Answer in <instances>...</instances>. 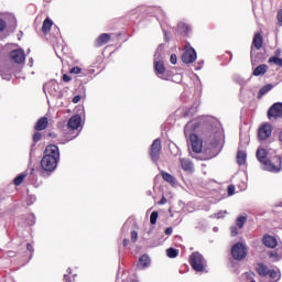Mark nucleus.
<instances>
[{"mask_svg": "<svg viewBox=\"0 0 282 282\" xmlns=\"http://www.w3.org/2000/svg\"><path fill=\"white\" fill-rule=\"evenodd\" d=\"M53 24H54V22L50 18H46L42 25L43 34H47V32H50V30H52Z\"/></svg>", "mask_w": 282, "mask_h": 282, "instance_id": "obj_24", "label": "nucleus"}, {"mask_svg": "<svg viewBox=\"0 0 282 282\" xmlns=\"http://www.w3.org/2000/svg\"><path fill=\"white\" fill-rule=\"evenodd\" d=\"M82 122H83V118L80 117V115H75L69 118L67 127L69 131H76V129L80 128Z\"/></svg>", "mask_w": 282, "mask_h": 282, "instance_id": "obj_13", "label": "nucleus"}, {"mask_svg": "<svg viewBox=\"0 0 282 282\" xmlns=\"http://www.w3.org/2000/svg\"><path fill=\"white\" fill-rule=\"evenodd\" d=\"M178 30H183L184 34H188V32L191 31V28L184 23H180Z\"/></svg>", "mask_w": 282, "mask_h": 282, "instance_id": "obj_34", "label": "nucleus"}, {"mask_svg": "<svg viewBox=\"0 0 282 282\" xmlns=\"http://www.w3.org/2000/svg\"><path fill=\"white\" fill-rule=\"evenodd\" d=\"M270 259H273V261H279L282 257V248H278L275 251L269 252Z\"/></svg>", "mask_w": 282, "mask_h": 282, "instance_id": "obj_26", "label": "nucleus"}, {"mask_svg": "<svg viewBox=\"0 0 282 282\" xmlns=\"http://www.w3.org/2000/svg\"><path fill=\"white\" fill-rule=\"evenodd\" d=\"M67 272H68V274H72V269H68Z\"/></svg>", "mask_w": 282, "mask_h": 282, "instance_id": "obj_57", "label": "nucleus"}, {"mask_svg": "<svg viewBox=\"0 0 282 282\" xmlns=\"http://www.w3.org/2000/svg\"><path fill=\"white\" fill-rule=\"evenodd\" d=\"M278 21H279L280 25H282V9L278 13Z\"/></svg>", "mask_w": 282, "mask_h": 282, "instance_id": "obj_48", "label": "nucleus"}, {"mask_svg": "<svg viewBox=\"0 0 282 282\" xmlns=\"http://www.w3.org/2000/svg\"><path fill=\"white\" fill-rule=\"evenodd\" d=\"M250 143V137H248L247 134L243 137H240V144H249Z\"/></svg>", "mask_w": 282, "mask_h": 282, "instance_id": "obj_38", "label": "nucleus"}, {"mask_svg": "<svg viewBox=\"0 0 282 282\" xmlns=\"http://www.w3.org/2000/svg\"><path fill=\"white\" fill-rule=\"evenodd\" d=\"M263 47V35L261 33H256L251 46V61L254 63L257 61V52Z\"/></svg>", "mask_w": 282, "mask_h": 282, "instance_id": "obj_7", "label": "nucleus"}, {"mask_svg": "<svg viewBox=\"0 0 282 282\" xmlns=\"http://www.w3.org/2000/svg\"><path fill=\"white\" fill-rule=\"evenodd\" d=\"M166 254L170 259H175V257H177V254H180V251L173 248H169L166 250Z\"/></svg>", "mask_w": 282, "mask_h": 282, "instance_id": "obj_31", "label": "nucleus"}, {"mask_svg": "<svg viewBox=\"0 0 282 282\" xmlns=\"http://www.w3.org/2000/svg\"><path fill=\"white\" fill-rule=\"evenodd\" d=\"M274 89V84H267L263 87L260 88L258 93V98L261 99L265 94H269V91H272Z\"/></svg>", "mask_w": 282, "mask_h": 282, "instance_id": "obj_22", "label": "nucleus"}, {"mask_svg": "<svg viewBox=\"0 0 282 282\" xmlns=\"http://www.w3.org/2000/svg\"><path fill=\"white\" fill-rule=\"evenodd\" d=\"M63 80H64V83H69V80H72V77H69L67 74H64Z\"/></svg>", "mask_w": 282, "mask_h": 282, "instance_id": "obj_47", "label": "nucleus"}, {"mask_svg": "<svg viewBox=\"0 0 282 282\" xmlns=\"http://www.w3.org/2000/svg\"><path fill=\"white\" fill-rule=\"evenodd\" d=\"M164 34H165V40L169 41L166 31H164Z\"/></svg>", "mask_w": 282, "mask_h": 282, "instance_id": "obj_55", "label": "nucleus"}, {"mask_svg": "<svg viewBox=\"0 0 282 282\" xmlns=\"http://www.w3.org/2000/svg\"><path fill=\"white\" fill-rule=\"evenodd\" d=\"M248 221V217L246 216H239L236 219V226L237 228H239V230H241V228H243V226L246 225V223Z\"/></svg>", "mask_w": 282, "mask_h": 282, "instance_id": "obj_28", "label": "nucleus"}, {"mask_svg": "<svg viewBox=\"0 0 282 282\" xmlns=\"http://www.w3.org/2000/svg\"><path fill=\"white\" fill-rule=\"evenodd\" d=\"M251 282H257V281H251Z\"/></svg>", "mask_w": 282, "mask_h": 282, "instance_id": "obj_62", "label": "nucleus"}, {"mask_svg": "<svg viewBox=\"0 0 282 282\" xmlns=\"http://www.w3.org/2000/svg\"><path fill=\"white\" fill-rule=\"evenodd\" d=\"M158 217H159V214L158 212H152L151 215H150V223L155 226V224H158Z\"/></svg>", "mask_w": 282, "mask_h": 282, "instance_id": "obj_33", "label": "nucleus"}, {"mask_svg": "<svg viewBox=\"0 0 282 282\" xmlns=\"http://www.w3.org/2000/svg\"><path fill=\"white\" fill-rule=\"evenodd\" d=\"M263 245L267 248H276V246H279V241L274 236L267 235L263 237Z\"/></svg>", "mask_w": 282, "mask_h": 282, "instance_id": "obj_14", "label": "nucleus"}, {"mask_svg": "<svg viewBox=\"0 0 282 282\" xmlns=\"http://www.w3.org/2000/svg\"><path fill=\"white\" fill-rule=\"evenodd\" d=\"M276 54H281V51H280V50H278V51H276Z\"/></svg>", "mask_w": 282, "mask_h": 282, "instance_id": "obj_58", "label": "nucleus"}, {"mask_svg": "<svg viewBox=\"0 0 282 282\" xmlns=\"http://www.w3.org/2000/svg\"><path fill=\"white\" fill-rule=\"evenodd\" d=\"M189 263L195 272H204L206 268V259L199 252H194L189 257Z\"/></svg>", "mask_w": 282, "mask_h": 282, "instance_id": "obj_5", "label": "nucleus"}, {"mask_svg": "<svg viewBox=\"0 0 282 282\" xmlns=\"http://www.w3.org/2000/svg\"><path fill=\"white\" fill-rule=\"evenodd\" d=\"M10 58L13 63L22 65V63H25V51L23 48L13 50L10 52Z\"/></svg>", "mask_w": 282, "mask_h": 282, "instance_id": "obj_9", "label": "nucleus"}, {"mask_svg": "<svg viewBox=\"0 0 282 282\" xmlns=\"http://www.w3.org/2000/svg\"><path fill=\"white\" fill-rule=\"evenodd\" d=\"M256 272L259 274V276L265 279V276L270 274V269L268 268V265L260 262L256 265Z\"/></svg>", "mask_w": 282, "mask_h": 282, "instance_id": "obj_15", "label": "nucleus"}, {"mask_svg": "<svg viewBox=\"0 0 282 282\" xmlns=\"http://www.w3.org/2000/svg\"><path fill=\"white\" fill-rule=\"evenodd\" d=\"M164 58V46L160 45L154 54V70L159 78L169 80V78H171V72L166 70Z\"/></svg>", "mask_w": 282, "mask_h": 282, "instance_id": "obj_2", "label": "nucleus"}, {"mask_svg": "<svg viewBox=\"0 0 282 282\" xmlns=\"http://www.w3.org/2000/svg\"><path fill=\"white\" fill-rule=\"evenodd\" d=\"M151 232H152V230H149V231H148V235H151Z\"/></svg>", "mask_w": 282, "mask_h": 282, "instance_id": "obj_59", "label": "nucleus"}, {"mask_svg": "<svg viewBox=\"0 0 282 282\" xmlns=\"http://www.w3.org/2000/svg\"><path fill=\"white\" fill-rule=\"evenodd\" d=\"M263 171L269 173H281L282 171V159L281 156H273L262 163Z\"/></svg>", "mask_w": 282, "mask_h": 282, "instance_id": "obj_4", "label": "nucleus"}, {"mask_svg": "<svg viewBox=\"0 0 282 282\" xmlns=\"http://www.w3.org/2000/svg\"><path fill=\"white\" fill-rule=\"evenodd\" d=\"M269 120H276L278 118H282V104L276 102L268 110Z\"/></svg>", "mask_w": 282, "mask_h": 282, "instance_id": "obj_10", "label": "nucleus"}, {"mask_svg": "<svg viewBox=\"0 0 282 282\" xmlns=\"http://www.w3.org/2000/svg\"><path fill=\"white\" fill-rule=\"evenodd\" d=\"M76 135H78V133H76L74 138H76Z\"/></svg>", "mask_w": 282, "mask_h": 282, "instance_id": "obj_60", "label": "nucleus"}, {"mask_svg": "<svg viewBox=\"0 0 282 282\" xmlns=\"http://www.w3.org/2000/svg\"><path fill=\"white\" fill-rule=\"evenodd\" d=\"M198 65H199V67H197V69H202L204 62H199Z\"/></svg>", "mask_w": 282, "mask_h": 282, "instance_id": "obj_54", "label": "nucleus"}, {"mask_svg": "<svg viewBox=\"0 0 282 282\" xmlns=\"http://www.w3.org/2000/svg\"><path fill=\"white\" fill-rule=\"evenodd\" d=\"M150 265H151V258H149V256L147 254L141 256L138 262V268L144 269V268H149Z\"/></svg>", "mask_w": 282, "mask_h": 282, "instance_id": "obj_21", "label": "nucleus"}, {"mask_svg": "<svg viewBox=\"0 0 282 282\" xmlns=\"http://www.w3.org/2000/svg\"><path fill=\"white\" fill-rule=\"evenodd\" d=\"M269 276H270V279H272L271 282H276V281H279V279H281V275L279 274V272H276L274 270H269Z\"/></svg>", "mask_w": 282, "mask_h": 282, "instance_id": "obj_32", "label": "nucleus"}, {"mask_svg": "<svg viewBox=\"0 0 282 282\" xmlns=\"http://www.w3.org/2000/svg\"><path fill=\"white\" fill-rule=\"evenodd\" d=\"M44 89H47L51 96H56V94H58V83L51 82L44 86Z\"/></svg>", "mask_w": 282, "mask_h": 282, "instance_id": "obj_19", "label": "nucleus"}, {"mask_svg": "<svg viewBox=\"0 0 282 282\" xmlns=\"http://www.w3.org/2000/svg\"><path fill=\"white\" fill-rule=\"evenodd\" d=\"M41 138H43V135L41 134V132H35L33 134V141L34 142H40Z\"/></svg>", "mask_w": 282, "mask_h": 282, "instance_id": "obj_39", "label": "nucleus"}, {"mask_svg": "<svg viewBox=\"0 0 282 282\" xmlns=\"http://www.w3.org/2000/svg\"><path fill=\"white\" fill-rule=\"evenodd\" d=\"M165 235H173V228L167 227V228L165 229Z\"/></svg>", "mask_w": 282, "mask_h": 282, "instance_id": "obj_49", "label": "nucleus"}, {"mask_svg": "<svg viewBox=\"0 0 282 282\" xmlns=\"http://www.w3.org/2000/svg\"><path fill=\"white\" fill-rule=\"evenodd\" d=\"M82 72H83V68L78 66H75L69 70L70 74H80Z\"/></svg>", "mask_w": 282, "mask_h": 282, "instance_id": "obj_37", "label": "nucleus"}, {"mask_svg": "<svg viewBox=\"0 0 282 282\" xmlns=\"http://www.w3.org/2000/svg\"><path fill=\"white\" fill-rule=\"evenodd\" d=\"M166 198L165 197H162L161 199H160V202H159V204L162 206V205H164V204H166Z\"/></svg>", "mask_w": 282, "mask_h": 282, "instance_id": "obj_51", "label": "nucleus"}, {"mask_svg": "<svg viewBox=\"0 0 282 282\" xmlns=\"http://www.w3.org/2000/svg\"><path fill=\"white\" fill-rule=\"evenodd\" d=\"M131 239H132L133 243H135V241H138V231L133 230L131 232Z\"/></svg>", "mask_w": 282, "mask_h": 282, "instance_id": "obj_42", "label": "nucleus"}, {"mask_svg": "<svg viewBox=\"0 0 282 282\" xmlns=\"http://www.w3.org/2000/svg\"><path fill=\"white\" fill-rule=\"evenodd\" d=\"M34 202H36V196H29L28 204H34Z\"/></svg>", "mask_w": 282, "mask_h": 282, "instance_id": "obj_45", "label": "nucleus"}, {"mask_svg": "<svg viewBox=\"0 0 282 282\" xmlns=\"http://www.w3.org/2000/svg\"><path fill=\"white\" fill-rule=\"evenodd\" d=\"M26 250H29V252H34V247L32 245L28 243Z\"/></svg>", "mask_w": 282, "mask_h": 282, "instance_id": "obj_50", "label": "nucleus"}, {"mask_svg": "<svg viewBox=\"0 0 282 282\" xmlns=\"http://www.w3.org/2000/svg\"><path fill=\"white\" fill-rule=\"evenodd\" d=\"M268 72V65L262 64L253 69V76H264Z\"/></svg>", "mask_w": 282, "mask_h": 282, "instance_id": "obj_23", "label": "nucleus"}, {"mask_svg": "<svg viewBox=\"0 0 282 282\" xmlns=\"http://www.w3.org/2000/svg\"><path fill=\"white\" fill-rule=\"evenodd\" d=\"M161 175H162L164 182H167V184H175V178L173 177V175H171L164 171L161 172Z\"/></svg>", "mask_w": 282, "mask_h": 282, "instance_id": "obj_27", "label": "nucleus"}, {"mask_svg": "<svg viewBox=\"0 0 282 282\" xmlns=\"http://www.w3.org/2000/svg\"><path fill=\"white\" fill-rule=\"evenodd\" d=\"M183 63H195L197 61V52H195V48L187 47L185 48L183 55H182Z\"/></svg>", "mask_w": 282, "mask_h": 282, "instance_id": "obj_11", "label": "nucleus"}, {"mask_svg": "<svg viewBox=\"0 0 282 282\" xmlns=\"http://www.w3.org/2000/svg\"><path fill=\"white\" fill-rule=\"evenodd\" d=\"M181 166L183 171H186L187 173H193V162L188 159H180Z\"/></svg>", "mask_w": 282, "mask_h": 282, "instance_id": "obj_20", "label": "nucleus"}, {"mask_svg": "<svg viewBox=\"0 0 282 282\" xmlns=\"http://www.w3.org/2000/svg\"><path fill=\"white\" fill-rule=\"evenodd\" d=\"M247 158L248 155L246 154V151H238L237 163L239 164V166H243V164H246Z\"/></svg>", "mask_w": 282, "mask_h": 282, "instance_id": "obj_25", "label": "nucleus"}, {"mask_svg": "<svg viewBox=\"0 0 282 282\" xmlns=\"http://www.w3.org/2000/svg\"><path fill=\"white\" fill-rule=\"evenodd\" d=\"M268 63H273V65H276L278 67H282V58L276 56L270 57Z\"/></svg>", "mask_w": 282, "mask_h": 282, "instance_id": "obj_30", "label": "nucleus"}, {"mask_svg": "<svg viewBox=\"0 0 282 282\" xmlns=\"http://www.w3.org/2000/svg\"><path fill=\"white\" fill-rule=\"evenodd\" d=\"M123 246H129V239H123Z\"/></svg>", "mask_w": 282, "mask_h": 282, "instance_id": "obj_53", "label": "nucleus"}, {"mask_svg": "<svg viewBox=\"0 0 282 282\" xmlns=\"http://www.w3.org/2000/svg\"><path fill=\"white\" fill-rule=\"evenodd\" d=\"M61 161V152L55 144L47 145L44 151V156L41 161V166L44 171H55Z\"/></svg>", "mask_w": 282, "mask_h": 282, "instance_id": "obj_1", "label": "nucleus"}, {"mask_svg": "<svg viewBox=\"0 0 282 282\" xmlns=\"http://www.w3.org/2000/svg\"><path fill=\"white\" fill-rule=\"evenodd\" d=\"M217 230H219V228H217V227H214V231H215V232H217Z\"/></svg>", "mask_w": 282, "mask_h": 282, "instance_id": "obj_56", "label": "nucleus"}, {"mask_svg": "<svg viewBox=\"0 0 282 282\" xmlns=\"http://www.w3.org/2000/svg\"><path fill=\"white\" fill-rule=\"evenodd\" d=\"M161 152H162V141H160V139H155L151 144V149H150V158L152 162H158V160H160Z\"/></svg>", "mask_w": 282, "mask_h": 282, "instance_id": "obj_8", "label": "nucleus"}, {"mask_svg": "<svg viewBox=\"0 0 282 282\" xmlns=\"http://www.w3.org/2000/svg\"><path fill=\"white\" fill-rule=\"evenodd\" d=\"M31 220H28V226H34L35 221H34V215H31Z\"/></svg>", "mask_w": 282, "mask_h": 282, "instance_id": "obj_46", "label": "nucleus"}, {"mask_svg": "<svg viewBox=\"0 0 282 282\" xmlns=\"http://www.w3.org/2000/svg\"><path fill=\"white\" fill-rule=\"evenodd\" d=\"M272 135V126L264 123L259 128L258 138L259 140H268Z\"/></svg>", "mask_w": 282, "mask_h": 282, "instance_id": "obj_12", "label": "nucleus"}, {"mask_svg": "<svg viewBox=\"0 0 282 282\" xmlns=\"http://www.w3.org/2000/svg\"><path fill=\"white\" fill-rule=\"evenodd\" d=\"M248 254V249L246 248L245 243L238 242L232 246L231 248V256L236 261L243 260L245 257Z\"/></svg>", "mask_w": 282, "mask_h": 282, "instance_id": "obj_6", "label": "nucleus"}, {"mask_svg": "<svg viewBox=\"0 0 282 282\" xmlns=\"http://www.w3.org/2000/svg\"><path fill=\"white\" fill-rule=\"evenodd\" d=\"M8 24L6 23V21H3V19H0V32H4Z\"/></svg>", "mask_w": 282, "mask_h": 282, "instance_id": "obj_40", "label": "nucleus"}, {"mask_svg": "<svg viewBox=\"0 0 282 282\" xmlns=\"http://www.w3.org/2000/svg\"><path fill=\"white\" fill-rule=\"evenodd\" d=\"M195 129V122L191 121L185 126L184 133L188 138V142L194 153H202V139L192 131Z\"/></svg>", "mask_w": 282, "mask_h": 282, "instance_id": "obj_3", "label": "nucleus"}, {"mask_svg": "<svg viewBox=\"0 0 282 282\" xmlns=\"http://www.w3.org/2000/svg\"><path fill=\"white\" fill-rule=\"evenodd\" d=\"M28 174L25 173H22L20 175H18L14 180H13V183L15 186H21V184L23 183V180H25Z\"/></svg>", "mask_w": 282, "mask_h": 282, "instance_id": "obj_29", "label": "nucleus"}, {"mask_svg": "<svg viewBox=\"0 0 282 282\" xmlns=\"http://www.w3.org/2000/svg\"><path fill=\"white\" fill-rule=\"evenodd\" d=\"M225 215H228L227 210L219 212V213L215 214L214 217H216V219H224Z\"/></svg>", "mask_w": 282, "mask_h": 282, "instance_id": "obj_35", "label": "nucleus"}, {"mask_svg": "<svg viewBox=\"0 0 282 282\" xmlns=\"http://www.w3.org/2000/svg\"><path fill=\"white\" fill-rule=\"evenodd\" d=\"M8 257H17V253L14 251H8Z\"/></svg>", "mask_w": 282, "mask_h": 282, "instance_id": "obj_52", "label": "nucleus"}, {"mask_svg": "<svg viewBox=\"0 0 282 282\" xmlns=\"http://www.w3.org/2000/svg\"><path fill=\"white\" fill-rule=\"evenodd\" d=\"M109 41H111V35L104 33L96 40V46L102 47V45H107Z\"/></svg>", "mask_w": 282, "mask_h": 282, "instance_id": "obj_18", "label": "nucleus"}, {"mask_svg": "<svg viewBox=\"0 0 282 282\" xmlns=\"http://www.w3.org/2000/svg\"><path fill=\"white\" fill-rule=\"evenodd\" d=\"M170 63H172V65H177V55L172 54L170 57Z\"/></svg>", "mask_w": 282, "mask_h": 282, "instance_id": "obj_41", "label": "nucleus"}, {"mask_svg": "<svg viewBox=\"0 0 282 282\" xmlns=\"http://www.w3.org/2000/svg\"><path fill=\"white\" fill-rule=\"evenodd\" d=\"M80 95H77V96H75L74 98H73V102H74V105H78V102H80Z\"/></svg>", "mask_w": 282, "mask_h": 282, "instance_id": "obj_44", "label": "nucleus"}, {"mask_svg": "<svg viewBox=\"0 0 282 282\" xmlns=\"http://www.w3.org/2000/svg\"><path fill=\"white\" fill-rule=\"evenodd\" d=\"M230 235H231V237H237V235H239V229L236 226H231Z\"/></svg>", "mask_w": 282, "mask_h": 282, "instance_id": "obj_36", "label": "nucleus"}, {"mask_svg": "<svg viewBox=\"0 0 282 282\" xmlns=\"http://www.w3.org/2000/svg\"><path fill=\"white\" fill-rule=\"evenodd\" d=\"M50 124L47 117H42L35 123V131H45V128Z\"/></svg>", "mask_w": 282, "mask_h": 282, "instance_id": "obj_16", "label": "nucleus"}, {"mask_svg": "<svg viewBox=\"0 0 282 282\" xmlns=\"http://www.w3.org/2000/svg\"><path fill=\"white\" fill-rule=\"evenodd\" d=\"M228 195H235V185L228 186Z\"/></svg>", "mask_w": 282, "mask_h": 282, "instance_id": "obj_43", "label": "nucleus"}, {"mask_svg": "<svg viewBox=\"0 0 282 282\" xmlns=\"http://www.w3.org/2000/svg\"><path fill=\"white\" fill-rule=\"evenodd\" d=\"M76 135H78V133H76L74 138H76Z\"/></svg>", "mask_w": 282, "mask_h": 282, "instance_id": "obj_61", "label": "nucleus"}, {"mask_svg": "<svg viewBox=\"0 0 282 282\" xmlns=\"http://www.w3.org/2000/svg\"><path fill=\"white\" fill-rule=\"evenodd\" d=\"M256 158L260 164H263L268 160V151L263 148H259L256 152Z\"/></svg>", "mask_w": 282, "mask_h": 282, "instance_id": "obj_17", "label": "nucleus"}]
</instances>
